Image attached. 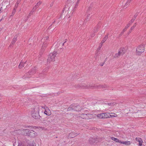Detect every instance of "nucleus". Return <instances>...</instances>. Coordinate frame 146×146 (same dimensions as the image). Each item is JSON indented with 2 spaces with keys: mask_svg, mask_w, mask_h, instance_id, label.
Masks as SVG:
<instances>
[{
  "mask_svg": "<svg viewBox=\"0 0 146 146\" xmlns=\"http://www.w3.org/2000/svg\"><path fill=\"white\" fill-rule=\"evenodd\" d=\"M29 135L28 136H30L32 137H36L37 135V133L33 130H30Z\"/></svg>",
  "mask_w": 146,
  "mask_h": 146,
  "instance_id": "6",
  "label": "nucleus"
},
{
  "mask_svg": "<svg viewBox=\"0 0 146 146\" xmlns=\"http://www.w3.org/2000/svg\"><path fill=\"white\" fill-rule=\"evenodd\" d=\"M48 37L46 36L42 39L41 41L43 42L42 46V49L44 50L47 46L48 44Z\"/></svg>",
  "mask_w": 146,
  "mask_h": 146,
  "instance_id": "4",
  "label": "nucleus"
},
{
  "mask_svg": "<svg viewBox=\"0 0 146 146\" xmlns=\"http://www.w3.org/2000/svg\"><path fill=\"white\" fill-rule=\"evenodd\" d=\"M77 0H68V2L69 3H70L71 4H72L74 3V2H75L74 5H75V3L77 1ZM74 9H76V8H75V6L74 7Z\"/></svg>",
  "mask_w": 146,
  "mask_h": 146,
  "instance_id": "18",
  "label": "nucleus"
},
{
  "mask_svg": "<svg viewBox=\"0 0 146 146\" xmlns=\"http://www.w3.org/2000/svg\"><path fill=\"white\" fill-rule=\"evenodd\" d=\"M45 111L44 112V113L48 115H49L51 114V111L50 109L47 107H46L44 108Z\"/></svg>",
  "mask_w": 146,
  "mask_h": 146,
  "instance_id": "9",
  "label": "nucleus"
},
{
  "mask_svg": "<svg viewBox=\"0 0 146 146\" xmlns=\"http://www.w3.org/2000/svg\"><path fill=\"white\" fill-rule=\"evenodd\" d=\"M101 56H100V58H104L105 57V55L104 54H102V55H101Z\"/></svg>",
  "mask_w": 146,
  "mask_h": 146,
  "instance_id": "29",
  "label": "nucleus"
},
{
  "mask_svg": "<svg viewBox=\"0 0 146 146\" xmlns=\"http://www.w3.org/2000/svg\"><path fill=\"white\" fill-rule=\"evenodd\" d=\"M110 138L111 140L115 141V142L117 143H120L121 141L119 140L118 139L113 137H111Z\"/></svg>",
  "mask_w": 146,
  "mask_h": 146,
  "instance_id": "14",
  "label": "nucleus"
},
{
  "mask_svg": "<svg viewBox=\"0 0 146 146\" xmlns=\"http://www.w3.org/2000/svg\"><path fill=\"white\" fill-rule=\"evenodd\" d=\"M89 141L90 144H93L95 143H97L98 141L97 138L96 139L95 138L90 137L89 139Z\"/></svg>",
  "mask_w": 146,
  "mask_h": 146,
  "instance_id": "8",
  "label": "nucleus"
},
{
  "mask_svg": "<svg viewBox=\"0 0 146 146\" xmlns=\"http://www.w3.org/2000/svg\"><path fill=\"white\" fill-rule=\"evenodd\" d=\"M130 24H127V25L125 27V28L126 29H127V28L130 26Z\"/></svg>",
  "mask_w": 146,
  "mask_h": 146,
  "instance_id": "32",
  "label": "nucleus"
},
{
  "mask_svg": "<svg viewBox=\"0 0 146 146\" xmlns=\"http://www.w3.org/2000/svg\"><path fill=\"white\" fill-rule=\"evenodd\" d=\"M25 62H21L19 66V68H22L24 66H25L24 64H25Z\"/></svg>",
  "mask_w": 146,
  "mask_h": 146,
  "instance_id": "17",
  "label": "nucleus"
},
{
  "mask_svg": "<svg viewBox=\"0 0 146 146\" xmlns=\"http://www.w3.org/2000/svg\"><path fill=\"white\" fill-rule=\"evenodd\" d=\"M17 40V37H15L11 42L10 45H13Z\"/></svg>",
  "mask_w": 146,
  "mask_h": 146,
  "instance_id": "20",
  "label": "nucleus"
},
{
  "mask_svg": "<svg viewBox=\"0 0 146 146\" xmlns=\"http://www.w3.org/2000/svg\"><path fill=\"white\" fill-rule=\"evenodd\" d=\"M98 87L99 88H105L106 87V86L105 85H98Z\"/></svg>",
  "mask_w": 146,
  "mask_h": 146,
  "instance_id": "26",
  "label": "nucleus"
},
{
  "mask_svg": "<svg viewBox=\"0 0 146 146\" xmlns=\"http://www.w3.org/2000/svg\"><path fill=\"white\" fill-rule=\"evenodd\" d=\"M16 11V10L15 9H14L13 11L12 14V15H14V14H15V12Z\"/></svg>",
  "mask_w": 146,
  "mask_h": 146,
  "instance_id": "30",
  "label": "nucleus"
},
{
  "mask_svg": "<svg viewBox=\"0 0 146 146\" xmlns=\"http://www.w3.org/2000/svg\"><path fill=\"white\" fill-rule=\"evenodd\" d=\"M126 7H127V6H126L125 5V7H126Z\"/></svg>",
  "mask_w": 146,
  "mask_h": 146,
  "instance_id": "42",
  "label": "nucleus"
},
{
  "mask_svg": "<svg viewBox=\"0 0 146 146\" xmlns=\"http://www.w3.org/2000/svg\"><path fill=\"white\" fill-rule=\"evenodd\" d=\"M123 50L121 49L119 51L117 54H116L115 56H114V57H117L121 55V54H123Z\"/></svg>",
  "mask_w": 146,
  "mask_h": 146,
  "instance_id": "15",
  "label": "nucleus"
},
{
  "mask_svg": "<svg viewBox=\"0 0 146 146\" xmlns=\"http://www.w3.org/2000/svg\"><path fill=\"white\" fill-rule=\"evenodd\" d=\"M108 35H106L105 36V37L104 38L103 40H102V44L104 43V42L106 41V39L108 38Z\"/></svg>",
  "mask_w": 146,
  "mask_h": 146,
  "instance_id": "21",
  "label": "nucleus"
},
{
  "mask_svg": "<svg viewBox=\"0 0 146 146\" xmlns=\"http://www.w3.org/2000/svg\"><path fill=\"white\" fill-rule=\"evenodd\" d=\"M97 117L99 119L104 118V113H102L98 114L97 115Z\"/></svg>",
  "mask_w": 146,
  "mask_h": 146,
  "instance_id": "12",
  "label": "nucleus"
},
{
  "mask_svg": "<svg viewBox=\"0 0 146 146\" xmlns=\"http://www.w3.org/2000/svg\"><path fill=\"white\" fill-rule=\"evenodd\" d=\"M80 0H77L76 3L75 5V8H77L78 6V4L79 3L80 1Z\"/></svg>",
  "mask_w": 146,
  "mask_h": 146,
  "instance_id": "25",
  "label": "nucleus"
},
{
  "mask_svg": "<svg viewBox=\"0 0 146 146\" xmlns=\"http://www.w3.org/2000/svg\"><path fill=\"white\" fill-rule=\"evenodd\" d=\"M41 2H38L37 3L36 5L33 8V12L35 11L37 7H38V6L40 4Z\"/></svg>",
  "mask_w": 146,
  "mask_h": 146,
  "instance_id": "19",
  "label": "nucleus"
},
{
  "mask_svg": "<svg viewBox=\"0 0 146 146\" xmlns=\"http://www.w3.org/2000/svg\"><path fill=\"white\" fill-rule=\"evenodd\" d=\"M92 114H82L81 115L82 117L84 119H88L90 117H91L92 115Z\"/></svg>",
  "mask_w": 146,
  "mask_h": 146,
  "instance_id": "7",
  "label": "nucleus"
},
{
  "mask_svg": "<svg viewBox=\"0 0 146 146\" xmlns=\"http://www.w3.org/2000/svg\"><path fill=\"white\" fill-rule=\"evenodd\" d=\"M92 87V86H91L90 84L88 85L87 86L85 84H81L79 87V88L81 87H83L85 88H91Z\"/></svg>",
  "mask_w": 146,
  "mask_h": 146,
  "instance_id": "11",
  "label": "nucleus"
},
{
  "mask_svg": "<svg viewBox=\"0 0 146 146\" xmlns=\"http://www.w3.org/2000/svg\"><path fill=\"white\" fill-rule=\"evenodd\" d=\"M58 47V46H56V48H57Z\"/></svg>",
  "mask_w": 146,
  "mask_h": 146,
  "instance_id": "39",
  "label": "nucleus"
},
{
  "mask_svg": "<svg viewBox=\"0 0 146 146\" xmlns=\"http://www.w3.org/2000/svg\"><path fill=\"white\" fill-rule=\"evenodd\" d=\"M134 28V27H132L131 28V30H132V29H133Z\"/></svg>",
  "mask_w": 146,
  "mask_h": 146,
  "instance_id": "33",
  "label": "nucleus"
},
{
  "mask_svg": "<svg viewBox=\"0 0 146 146\" xmlns=\"http://www.w3.org/2000/svg\"><path fill=\"white\" fill-rule=\"evenodd\" d=\"M131 1V0H128L127 2L125 3V5L126 6L128 5H129Z\"/></svg>",
  "mask_w": 146,
  "mask_h": 146,
  "instance_id": "28",
  "label": "nucleus"
},
{
  "mask_svg": "<svg viewBox=\"0 0 146 146\" xmlns=\"http://www.w3.org/2000/svg\"><path fill=\"white\" fill-rule=\"evenodd\" d=\"M30 15H31V14H32V13H31V12L30 13Z\"/></svg>",
  "mask_w": 146,
  "mask_h": 146,
  "instance_id": "38",
  "label": "nucleus"
},
{
  "mask_svg": "<svg viewBox=\"0 0 146 146\" xmlns=\"http://www.w3.org/2000/svg\"><path fill=\"white\" fill-rule=\"evenodd\" d=\"M126 7H127V6H126L125 5V7H126Z\"/></svg>",
  "mask_w": 146,
  "mask_h": 146,
  "instance_id": "41",
  "label": "nucleus"
},
{
  "mask_svg": "<svg viewBox=\"0 0 146 146\" xmlns=\"http://www.w3.org/2000/svg\"><path fill=\"white\" fill-rule=\"evenodd\" d=\"M135 20V17H133L131 20L129 22L128 24H130V25Z\"/></svg>",
  "mask_w": 146,
  "mask_h": 146,
  "instance_id": "23",
  "label": "nucleus"
},
{
  "mask_svg": "<svg viewBox=\"0 0 146 146\" xmlns=\"http://www.w3.org/2000/svg\"><path fill=\"white\" fill-rule=\"evenodd\" d=\"M39 108L38 107L35 108L31 112V115L32 117L35 119L39 118L40 116L39 115Z\"/></svg>",
  "mask_w": 146,
  "mask_h": 146,
  "instance_id": "1",
  "label": "nucleus"
},
{
  "mask_svg": "<svg viewBox=\"0 0 146 146\" xmlns=\"http://www.w3.org/2000/svg\"><path fill=\"white\" fill-rule=\"evenodd\" d=\"M3 146H6V145H3Z\"/></svg>",
  "mask_w": 146,
  "mask_h": 146,
  "instance_id": "45",
  "label": "nucleus"
},
{
  "mask_svg": "<svg viewBox=\"0 0 146 146\" xmlns=\"http://www.w3.org/2000/svg\"><path fill=\"white\" fill-rule=\"evenodd\" d=\"M94 36V35H92V34L91 35V36L92 37H93Z\"/></svg>",
  "mask_w": 146,
  "mask_h": 146,
  "instance_id": "37",
  "label": "nucleus"
},
{
  "mask_svg": "<svg viewBox=\"0 0 146 146\" xmlns=\"http://www.w3.org/2000/svg\"><path fill=\"white\" fill-rule=\"evenodd\" d=\"M144 51V46L142 45L138 46L136 49V53L137 54H139V53L143 52Z\"/></svg>",
  "mask_w": 146,
  "mask_h": 146,
  "instance_id": "5",
  "label": "nucleus"
},
{
  "mask_svg": "<svg viewBox=\"0 0 146 146\" xmlns=\"http://www.w3.org/2000/svg\"><path fill=\"white\" fill-rule=\"evenodd\" d=\"M135 140L139 142V146H141L142 144L143 141L140 138L136 137Z\"/></svg>",
  "mask_w": 146,
  "mask_h": 146,
  "instance_id": "10",
  "label": "nucleus"
},
{
  "mask_svg": "<svg viewBox=\"0 0 146 146\" xmlns=\"http://www.w3.org/2000/svg\"><path fill=\"white\" fill-rule=\"evenodd\" d=\"M137 16V15H135L133 17H135V18Z\"/></svg>",
  "mask_w": 146,
  "mask_h": 146,
  "instance_id": "34",
  "label": "nucleus"
},
{
  "mask_svg": "<svg viewBox=\"0 0 146 146\" xmlns=\"http://www.w3.org/2000/svg\"><path fill=\"white\" fill-rule=\"evenodd\" d=\"M120 143L126 145H129L131 144V143L129 141H121Z\"/></svg>",
  "mask_w": 146,
  "mask_h": 146,
  "instance_id": "13",
  "label": "nucleus"
},
{
  "mask_svg": "<svg viewBox=\"0 0 146 146\" xmlns=\"http://www.w3.org/2000/svg\"><path fill=\"white\" fill-rule=\"evenodd\" d=\"M18 146H24V145L21 142H19L18 143ZM34 146L33 145H29V146Z\"/></svg>",
  "mask_w": 146,
  "mask_h": 146,
  "instance_id": "27",
  "label": "nucleus"
},
{
  "mask_svg": "<svg viewBox=\"0 0 146 146\" xmlns=\"http://www.w3.org/2000/svg\"><path fill=\"white\" fill-rule=\"evenodd\" d=\"M111 113L110 115H111V117H116L117 116V115L116 113Z\"/></svg>",
  "mask_w": 146,
  "mask_h": 146,
  "instance_id": "22",
  "label": "nucleus"
},
{
  "mask_svg": "<svg viewBox=\"0 0 146 146\" xmlns=\"http://www.w3.org/2000/svg\"><path fill=\"white\" fill-rule=\"evenodd\" d=\"M126 30V29H125V28L123 29V32L121 33L120 34V35H122L123 34V32H124Z\"/></svg>",
  "mask_w": 146,
  "mask_h": 146,
  "instance_id": "31",
  "label": "nucleus"
},
{
  "mask_svg": "<svg viewBox=\"0 0 146 146\" xmlns=\"http://www.w3.org/2000/svg\"><path fill=\"white\" fill-rule=\"evenodd\" d=\"M57 54V52L55 51L52 53H50L48 56L47 59L48 63H50L55 61V57Z\"/></svg>",
  "mask_w": 146,
  "mask_h": 146,
  "instance_id": "3",
  "label": "nucleus"
},
{
  "mask_svg": "<svg viewBox=\"0 0 146 146\" xmlns=\"http://www.w3.org/2000/svg\"><path fill=\"white\" fill-rule=\"evenodd\" d=\"M29 130L28 129H22L20 130H15L14 132L15 133L28 136L29 134Z\"/></svg>",
  "mask_w": 146,
  "mask_h": 146,
  "instance_id": "2",
  "label": "nucleus"
},
{
  "mask_svg": "<svg viewBox=\"0 0 146 146\" xmlns=\"http://www.w3.org/2000/svg\"><path fill=\"white\" fill-rule=\"evenodd\" d=\"M136 26V24L135 23V24H134L133 27H134V28Z\"/></svg>",
  "mask_w": 146,
  "mask_h": 146,
  "instance_id": "35",
  "label": "nucleus"
},
{
  "mask_svg": "<svg viewBox=\"0 0 146 146\" xmlns=\"http://www.w3.org/2000/svg\"><path fill=\"white\" fill-rule=\"evenodd\" d=\"M79 107V106H77V107Z\"/></svg>",
  "mask_w": 146,
  "mask_h": 146,
  "instance_id": "40",
  "label": "nucleus"
},
{
  "mask_svg": "<svg viewBox=\"0 0 146 146\" xmlns=\"http://www.w3.org/2000/svg\"><path fill=\"white\" fill-rule=\"evenodd\" d=\"M104 113V118L111 117V115H110L111 113Z\"/></svg>",
  "mask_w": 146,
  "mask_h": 146,
  "instance_id": "16",
  "label": "nucleus"
},
{
  "mask_svg": "<svg viewBox=\"0 0 146 146\" xmlns=\"http://www.w3.org/2000/svg\"><path fill=\"white\" fill-rule=\"evenodd\" d=\"M79 110H76L77 111H79Z\"/></svg>",
  "mask_w": 146,
  "mask_h": 146,
  "instance_id": "43",
  "label": "nucleus"
},
{
  "mask_svg": "<svg viewBox=\"0 0 146 146\" xmlns=\"http://www.w3.org/2000/svg\"><path fill=\"white\" fill-rule=\"evenodd\" d=\"M69 108H68V110H69Z\"/></svg>",
  "mask_w": 146,
  "mask_h": 146,
  "instance_id": "46",
  "label": "nucleus"
},
{
  "mask_svg": "<svg viewBox=\"0 0 146 146\" xmlns=\"http://www.w3.org/2000/svg\"><path fill=\"white\" fill-rule=\"evenodd\" d=\"M65 42H64L63 43H61V44L63 46V45H64V43H65Z\"/></svg>",
  "mask_w": 146,
  "mask_h": 146,
  "instance_id": "36",
  "label": "nucleus"
},
{
  "mask_svg": "<svg viewBox=\"0 0 146 146\" xmlns=\"http://www.w3.org/2000/svg\"><path fill=\"white\" fill-rule=\"evenodd\" d=\"M76 135V134L75 133H70L69 136L70 137H74Z\"/></svg>",
  "mask_w": 146,
  "mask_h": 146,
  "instance_id": "24",
  "label": "nucleus"
},
{
  "mask_svg": "<svg viewBox=\"0 0 146 146\" xmlns=\"http://www.w3.org/2000/svg\"><path fill=\"white\" fill-rule=\"evenodd\" d=\"M31 13L32 14V13H33V12H32V13L31 12Z\"/></svg>",
  "mask_w": 146,
  "mask_h": 146,
  "instance_id": "47",
  "label": "nucleus"
},
{
  "mask_svg": "<svg viewBox=\"0 0 146 146\" xmlns=\"http://www.w3.org/2000/svg\"><path fill=\"white\" fill-rule=\"evenodd\" d=\"M1 20H2V19H1V20H0V21H1Z\"/></svg>",
  "mask_w": 146,
  "mask_h": 146,
  "instance_id": "44",
  "label": "nucleus"
}]
</instances>
